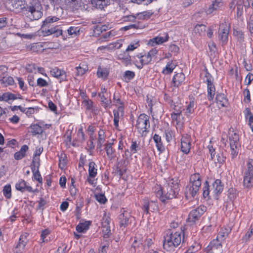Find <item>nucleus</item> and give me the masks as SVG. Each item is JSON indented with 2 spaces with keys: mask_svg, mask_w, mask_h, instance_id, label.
Listing matches in <instances>:
<instances>
[{
  "mask_svg": "<svg viewBox=\"0 0 253 253\" xmlns=\"http://www.w3.org/2000/svg\"><path fill=\"white\" fill-rule=\"evenodd\" d=\"M11 3L13 10L17 12L25 11L28 14L30 13L29 16L31 19L38 20L42 15L41 6L37 0L29 4H26L24 0H14Z\"/></svg>",
  "mask_w": 253,
  "mask_h": 253,
  "instance_id": "f257e3e1",
  "label": "nucleus"
},
{
  "mask_svg": "<svg viewBox=\"0 0 253 253\" xmlns=\"http://www.w3.org/2000/svg\"><path fill=\"white\" fill-rule=\"evenodd\" d=\"M179 191V183L177 180L171 179L163 188L155 192L157 197L163 203L166 204L169 200L176 197Z\"/></svg>",
  "mask_w": 253,
  "mask_h": 253,
  "instance_id": "f03ea898",
  "label": "nucleus"
},
{
  "mask_svg": "<svg viewBox=\"0 0 253 253\" xmlns=\"http://www.w3.org/2000/svg\"><path fill=\"white\" fill-rule=\"evenodd\" d=\"M59 18L56 16H49L47 17L42 22L41 30L43 36L54 34L56 37L60 36H64L63 30L59 25L54 26L53 23L58 21Z\"/></svg>",
  "mask_w": 253,
  "mask_h": 253,
  "instance_id": "7ed1b4c3",
  "label": "nucleus"
},
{
  "mask_svg": "<svg viewBox=\"0 0 253 253\" xmlns=\"http://www.w3.org/2000/svg\"><path fill=\"white\" fill-rule=\"evenodd\" d=\"M201 181V175L199 173H194L190 176L189 182L185 190V195L187 199L194 198L198 195Z\"/></svg>",
  "mask_w": 253,
  "mask_h": 253,
  "instance_id": "20e7f679",
  "label": "nucleus"
},
{
  "mask_svg": "<svg viewBox=\"0 0 253 253\" xmlns=\"http://www.w3.org/2000/svg\"><path fill=\"white\" fill-rule=\"evenodd\" d=\"M182 230L180 231H176L173 233L171 230H168L167 234L164 236V248L169 250L171 247H177L182 241Z\"/></svg>",
  "mask_w": 253,
  "mask_h": 253,
  "instance_id": "39448f33",
  "label": "nucleus"
},
{
  "mask_svg": "<svg viewBox=\"0 0 253 253\" xmlns=\"http://www.w3.org/2000/svg\"><path fill=\"white\" fill-rule=\"evenodd\" d=\"M228 138L231 150V155L232 159H234L238 154L239 144V136L237 132H235L233 128L229 129Z\"/></svg>",
  "mask_w": 253,
  "mask_h": 253,
  "instance_id": "423d86ee",
  "label": "nucleus"
},
{
  "mask_svg": "<svg viewBox=\"0 0 253 253\" xmlns=\"http://www.w3.org/2000/svg\"><path fill=\"white\" fill-rule=\"evenodd\" d=\"M207 207L204 205H201L192 210L189 213L187 222L191 225L196 223L199 220L202 215L207 211Z\"/></svg>",
  "mask_w": 253,
  "mask_h": 253,
  "instance_id": "0eeeda50",
  "label": "nucleus"
},
{
  "mask_svg": "<svg viewBox=\"0 0 253 253\" xmlns=\"http://www.w3.org/2000/svg\"><path fill=\"white\" fill-rule=\"evenodd\" d=\"M149 118L148 115L141 114L137 119L135 126L138 131L142 135L144 132H148V129L150 128Z\"/></svg>",
  "mask_w": 253,
  "mask_h": 253,
  "instance_id": "6e6552de",
  "label": "nucleus"
},
{
  "mask_svg": "<svg viewBox=\"0 0 253 253\" xmlns=\"http://www.w3.org/2000/svg\"><path fill=\"white\" fill-rule=\"evenodd\" d=\"M151 61L152 59L148 53H140L132 56V63L139 69H141L144 65L149 64Z\"/></svg>",
  "mask_w": 253,
  "mask_h": 253,
  "instance_id": "1a4fd4ad",
  "label": "nucleus"
},
{
  "mask_svg": "<svg viewBox=\"0 0 253 253\" xmlns=\"http://www.w3.org/2000/svg\"><path fill=\"white\" fill-rule=\"evenodd\" d=\"M134 217L132 216L130 213L122 208L118 215L119 224L120 228L123 230L131 223Z\"/></svg>",
  "mask_w": 253,
  "mask_h": 253,
  "instance_id": "9d476101",
  "label": "nucleus"
},
{
  "mask_svg": "<svg viewBox=\"0 0 253 253\" xmlns=\"http://www.w3.org/2000/svg\"><path fill=\"white\" fill-rule=\"evenodd\" d=\"M229 29L230 26L226 22L222 23L219 25L218 38L219 40L222 42V44H226L228 42Z\"/></svg>",
  "mask_w": 253,
  "mask_h": 253,
  "instance_id": "9b49d317",
  "label": "nucleus"
},
{
  "mask_svg": "<svg viewBox=\"0 0 253 253\" xmlns=\"http://www.w3.org/2000/svg\"><path fill=\"white\" fill-rule=\"evenodd\" d=\"M191 137L188 134L182 135L181 138V151L185 154H189L191 145Z\"/></svg>",
  "mask_w": 253,
  "mask_h": 253,
  "instance_id": "f8f14e48",
  "label": "nucleus"
},
{
  "mask_svg": "<svg viewBox=\"0 0 253 253\" xmlns=\"http://www.w3.org/2000/svg\"><path fill=\"white\" fill-rule=\"evenodd\" d=\"M224 188V184L220 179H216L212 183L211 187V194L216 199H218V197L223 191Z\"/></svg>",
  "mask_w": 253,
  "mask_h": 253,
  "instance_id": "ddd939ff",
  "label": "nucleus"
},
{
  "mask_svg": "<svg viewBox=\"0 0 253 253\" xmlns=\"http://www.w3.org/2000/svg\"><path fill=\"white\" fill-rule=\"evenodd\" d=\"M88 176L87 178L86 181L92 185H95L96 183H94V180L92 179L94 178L97 174V169L96 168V164L91 161L88 165Z\"/></svg>",
  "mask_w": 253,
  "mask_h": 253,
  "instance_id": "4468645a",
  "label": "nucleus"
},
{
  "mask_svg": "<svg viewBox=\"0 0 253 253\" xmlns=\"http://www.w3.org/2000/svg\"><path fill=\"white\" fill-rule=\"evenodd\" d=\"M27 236L25 233L20 236L18 242L13 250L14 253H22L23 252L28 242Z\"/></svg>",
  "mask_w": 253,
  "mask_h": 253,
  "instance_id": "2eb2a0df",
  "label": "nucleus"
},
{
  "mask_svg": "<svg viewBox=\"0 0 253 253\" xmlns=\"http://www.w3.org/2000/svg\"><path fill=\"white\" fill-rule=\"evenodd\" d=\"M142 209L144 212L148 214L149 213V211L152 212L158 211V206L157 202L155 201H149L147 199H145L143 201Z\"/></svg>",
  "mask_w": 253,
  "mask_h": 253,
  "instance_id": "dca6fc26",
  "label": "nucleus"
},
{
  "mask_svg": "<svg viewBox=\"0 0 253 253\" xmlns=\"http://www.w3.org/2000/svg\"><path fill=\"white\" fill-rule=\"evenodd\" d=\"M121 0H90L92 6L100 9H103L109 5L111 1L119 3Z\"/></svg>",
  "mask_w": 253,
  "mask_h": 253,
  "instance_id": "f3484780",
  "label": "nucleus"
},
{
  "mask_svg": "<svg viewBox=\"0 0 253 253\" xmlns=\"http://www.w3.org/2000/svg\"><path fill=\"white\" fill-rule=\"evenodd\" d=\"M169 37L168 34H166L165 37L157 36L149 40L148 44L152 46L156 45H159L163 43L168 41Z\"/></svg>",
  "mask_w": 253,
  "mask_h": 253,
  "instance_id": "a211bd4d",
  "label": "nucleus"
},
{
  "mask_svg": "<svg viewBox=\"0 0 253 253\" xmlns=\"http://www.w3.org/2000/svg\"><path fill=\"white\" fill-rule=\"evenodd\" d=\"M51 75L54 77L60 80V82L66 80V74L62 70L55 67L50 71Z\"/></svg>",
  "mask_w": 253,
  "mask_h": 253,
  "instance_id": "6ab92c4d",
  "label": "nucleus"
},
{
  "mask_svg": "<svg viewBox=\"0 0 253 253\" xmlns=\"http://www.w3.org/2000/svg\"><path fill=\"white\" fill-rule=\"evenodd\" d=\"M16 189L22 192L26 191L32 192H34L32 187L31 186L28 185L27 182L23 179H21L19 180L18 182L15 184Z\"/></svg>",
  "mask_w": 253,
  "mask_h": 253,
  "instance_id": "aec40b11",
  "label": "nucleus"
},
{
  "mask_svg": "<svg viewBox=\"0 0 253 253\" xmlns=\"http://www.w3.org/2000/svg\"><path fill=\"white\" fill-rule=\"evenodd\" d=\"M221 241L217 238L215 239H213L206 248V251H208L211 253H214L215 250L221 248Z\"/></svg>",
  "mask_w": 253,
  "mask_h": 253,
  "instance_id": "412c9836",
  "label": "nucleus"
},
{
  "mask_svg": "<svg viewBox=\"0 0 253 253\" xmlns=\"http://www.w3.org/2000/svg\"><path fill=\"white\" fill-rule=\"evenodd\" d=\"M185 79V75L183 73H176L173 76L171 83L174 87H178L182 84Z\"/></svg>",
  "mask_w": 253,
  "mask_h": 253,
  "instance_id": "4be33fe9",
  "label": "nucleus"
},
{
  "mask_svg": "<svg viewBox=\"0 0 253 253\" xmlns=\"http://www.w3.org/2000/svg\"><path fill=\"white\" fill-rule=\"evenodd\" d=\"M120 113L122 116L124 115V110L123 106H119L117 110H113L114 115V125L117 129L119 127V122L120 120Z\"/></svg>",
  "mask_w": 253,
  "mask_h": 253,
  "instance_id": "5701e85b",
  "label": "nucleus"
},
{
  "mask_svg": "<svg viewBox=\"0 0 253 253\" xmlns=\"http://www.w3.org/2000/svg\"><path fill=\"white\" fill-rule=\"evenodd\" d=\"M128 51H124L123 53L118 55V59L122 61L126 65H131L132 61V56H130L127 52Z\"/></svg>",
  "mask_w": 253,
  "mask_h": 253,
  "instance_id": "b1692460",
  "label": "nucleus"
},
{
  "mask_svg": "<svg viewBox=\"0 0 253 253\" xmlns=\"http://www.w3.org/2000/svg\"><path fill=\"white\" fill-rule=\"evenodd\" d=\"M113 143L108 142L105 144L104 148L108 159L111 160L114 159L115 157V149L113 148Z\"/></svg>",
  "mask_w": 253,
  "mask_h": 253,
  "instance_id": "393cba45",
  "label": "nucleus"
},
{
  "mask_svg": "<svg viewBox=\"0 0 253 253\" xmlns=\"http://www.w3.org/2000/svg\"><path fill=\"white\" fill-rule=\"evenodd\" d=\"M29 149V147L27 145H23L20 148V150L14 155V158L16 160L22 159L26 156V153Z\"/></svg>",
  "mask_w": 253,
  "mask_h": 253,
  "instance_id": "a878e982",
  "label": "nucleus"
},
{
  "mask_svg": "<svg viewBox=\"0 0 253 253\" xmlns=\"http://www.w3.org/2000/svg\"><path fill=\"white\" fill-rule=\"evenodd\" d=\"M216 102L222 107L226 106L228 104V99L222 93H217L215 97Z\"/></svg>",
  "mask_w": 253,
  "mask_h": 253,
  "instance_id": "bb28decb",
  "label": "nucleus"
},
{
  "mask_svg": "<svg viewBox=\"0 0 253 253\" xmlns=\"http://www.w3.org/2000/svg\"><path fill=\"white\" fill-rule=\"evenodd\" d=\"M153 138L156 143V146L158 151L161 153L164 152L165 150V148L163 144L161 136L157 134H155Z\"/></svg>",
  "mask_w": 253,
  "mask_h": 253,
  "instance_id": "cd10ccee",
  "label": "nucleus"
},
{
  "mask_svg": "<svg viewBox=\"0 0 253 253\" xmlns=\"http://www.w3.org/2000/svg\"><path fill=\"white\" fill-rule=\"evenodd\" d=\"M231 228L229 226L222 228L218 233L217 238L220 239V241H224L231 232Z\"/></svg>",
  "mask_w": 253,
  "mask_h": 253,
  "instance_id": "c85d7f7f",
  "label": "nucleus"
},
{
  "mask_svg": "<svg viewBox=\"0 0 253 253\" xmlns=\"http://www.w3.org/2000/svg\"><path fill=\"white\" fill-rule=\"evenodd\" d=\"M207 97L209 101H212L215 93V87L213 83L207 84Z\"/></svg>",
  "mask_w": 253,
  "mask_h": 253,
  "instance_id": "c756f323",
  "label": "nucleus"
},
{
  "mask_svg": "<svg viewBox=\"0 0 253 253\" xmlns=\"http://www.w3.org/2000/svg\"><path fill=\"white\" fill-rule=\"evenodd\" d=\"M245 118L248 121V124L250 126L252 130L253 131V115L249 108H246L244 111Z\"/></svg>",
  "mask_w": 253,
  "mask_h": 253,
  "instance_id": "7c9ffc66",
  "label": "nucleus"
},
{
  "mask_svg": "<svg viewBox=\"0 0 253 253\" xmlns=\"http://www.w3.org/2000/svg\"><path fill=\"white\" fill-rule=\"evenodd\" d=\"M203 195L205 198L210 199L212 195L211 194V188L209 185L208 181H206L204 183L203 187Z\"/></svg>",
  "mask_w": 253,
  "mask_h": 253,
  "instance_id": "2f4dec72",
  "label": "nucleus"
},
{
  "mask_svg": "<svg viewBox=\"0 0 253 253\" xmlns=\"http://www.w3.org/2000/svg\"><path fill=\"white\" fill-rule=\"evenodd\" d=\"M176 64L172 60L167 63L166 67L163 69L162 73L165 75L170 74L172 72Z\"/></svg>",
  "mask_w": 253,
  "mask_h": 253,
  "instance_id": "473e14b6",
  "label": "nucleus"
},
{
  "mask_svg": "<svg viewBox=\"0 0 253 253\" xmlns=\"http://www.w3.org/2000/svg\"><path fill=\"white\" fill-rule=\"evenodd\" d=\"M91 222L86 221L84 223H80L76 226V230L78 232L84 233L89 228Z\"/></svg>",
  "mask_w": 253,
  "mask_h": 253,
  "instance_id": "72a5a7b5",
  "label": "nucleus"
},
{
  "mask_svg": "<svg viewBox=\"0 0 253 253\" xmlns=\"http://www.w3.org/2000/svg\"><path fill=\"white\" fill-rule=\"evenodd\" d=\"M81 28L80 27L71 26L67 30L69 36L75 37L80 35Z\"/></svg>",
  "mask_w": 253,
  "mask_h": 253,
  "instance_id": "f704fd0d",
  "label": "nucleus"
},
{
  "mask_svg": "<svg viewBox=\"0 0 253 253\" xmlns=\"http://www.w3.org/2000/svg\"><path fill=\"white\" fill-rule=\"evenodd\" d=\"M98 95L100 98L101 104L102 106L105 109L110 107L112 103V100L110 99H108L105 95L102 94H98Z\"/></svg>",
  "mask_w": 253,
  "mask_h": 253,
  "instance_id": "c9c22d12",
  "label": "nucleus"
},
{
  "mask_svg": "<svg viewBox=\"0 0 253 253\" xmlns=\"http://www.w3.org/2000/svg\"><path fill=\"white\" fill-rule=\"evenodd\" d=\"M82 104L86 110L95 111V107L93 106V103L91 100L84 99L82 102Z\"/></svg>",
  "mask_w": 253,
  "mask_h": 253,
  "instance_id": "e433bc0d",
  "label": "nucleus"
},
{
  "mask_svg": "<svg viewBox=\"0 0 253 253\" xmlns=\"http://www.w3.org/2000/svg\"><path fill=\"white\" fill-rule=\"evenodd\" d=\"M227 196L230 200L233 202L238 196V191L235 188H230L227 191Z\"/></svg>",
  "mask_w": 253,
  "mask_h": 253,
  "instance_id": "4c0bfd02",
  "label": "nucleus"
},
{
  "mask_svg": "<svg viewBox=\"0 0 253 253\" xmlns=\"http://www.w3.org/2000/svg\"><path fill=\"white\" fill-rule=\"evenodd\" d=\"M223 1L222 0H214L211 5L209 7V11L212 12L213 10H216L223 6Z\"/></svg>",
  "mask_w": 253,
  "mask_h": 253,
  "instance_id": "58836bf2",
  "label": "nucleus"
},
{
  "mask_svg": "<svg viewBox=\"0 0 253 253\" xmlns=\"http://www.w3.org/2000/svg\"><path fill=\"white\" fill-rule=\"evenodd\" d=\"M31 129V133L33 135L41 134L42 133L43 129L38 124H32L30 126Z\"/></svg>",
  "mask_w": 253,
  "mask_h": 253,
  "instance_id": "ea45409f",
  "label": "nucleus"
},
{
  "mask_svg": "<svg viewBox=\"0 0 253 253\" xmlns=\"http://www.w3.org/2000/svg\"><path fill=\"white\" fill-rule=\"evenodd\" d=\"M118 44V42H113L111 43L106 46H101L98 47V50H102L104 49H107V50H110L115 49L116 48L119 49L120 48L122 44H119L118 46L117 47V44Z\"/></svg>",
  "mask_w": 253,
  "mask_h": 253,
  "instance_id": "a19ab883",
  "label": "nucleus"
},
{
  "mask_svg": "<svg viewBox=\"0 0 253 253\" xmlns=\"http://www.w3.org/2000/svg\"><path fill=\"white\" fill-rule=\"evenodd\" d=\"M253 175H244L243 180L244 186L247 188H251L253 185Z\"/></svg>",
  "mask_w": 253,
  "mask_h": 253,
  "instance_id": "79ce46f5",
  "label": "nucleus"
},
{
  "mask_svg": "<svg viewBox=\"0 0 253 253\" xmlns=\"http://www.w3.org/2000/svg\"><path fill=\"white\" fill-rule=\"evenodd\" d=\"M76 69L77 72L75 75L76 76H82L87 71L88 67L86 65L82 64V66H81V64H80L79 66L76 67Z\"/></svg>",
  "mask_w": 253,
  "mask_h": 253,
  "instance_id": "37998d69",
  "label": "nucleus"
},
{
  "mask_svg": "<svg viewBox=\"0 0 253 253\" xmlns=\"http://www.w3.org/2000/svg\"><path fill=\"white\" fill-rule=\"evenodd\" d=\"M130 149L133 154L137 153L138 150H140V142H137L136 140L132 139L131 142Z\"/></svg>",
  "mask_w": 253,
  "mask_h": 253,
  "instance_id": "c03bdc74",
  "label": "nucleus"
},
{
  "mask_svg": "<svg viewBox=\"0 0 253 253\" xmlns=\"http://www.w3.org/2000/svg\"><path fill=\"white\" fill-rule=\"evenodd\" d=\"M1 83L4 84L5 86L13 85L14 83V81L12 77L7 76L3 77L0 80Z\"/></svg>",
  "mask_w": 253,
  "mask_h": 253,
  "instance_id": "a18cd8bd",
  "label": "nucleus"
},
{
  "mask_svg": "<svg viewBox=\"0 0 253 253\" xmlns=\"http://www.w3.org/2000/svg\"><path fill=\"white\" fill-rule=\"evenodd\" d=\"M134 77L135 73L129 70L126 71L123 75V78L126 83L129 82L130 80L133 79Z\"/></svg>",
  "mask_w": 253,
  "mask_h": 253,
  "instance_id": "49530a36",
  "label": "nucleus"
},
{
  "mask_svg": "<svg viewBox=\"0 0 253 253\" xmlns=\"http://www.w3.org/2000/svg\"><path fill=\"white\" fill-rule=\"evenodd\" d=\"M3 194L7 199H10L11 197V188L10 184H7L3 187Z\"/></svg>",
  "mask_w": 253,
  "mask_h": 253,
  "instance_id": "de8ad7c7",
  "label": "nucleus"
},
{
  "mask_svg": "<svg viewBox=\"0 0 253 253\" xmlns=\"http://www.w3.org/2000/svg\"><path fill=\"white\" fill-rule=\"evenodd\" d=\"M145 27V26L141 23L140 22H137L136 23H134L133 24H130L128 26H126L123 28V29L125 30H128L131 28H134L136 29H142Z\"/></svg>",
  "mask_w": 253,
  "mask_h": 253,
  "instance_id": "09e8293b",
  "label": "nucleus"
},
{
  "mask_svg": "<svg viewBox=\"0 0 253 253\" xmlns=\"http://www.w3.org/2000/svg\"><path fill=\"white\" fill-rule=\"evenodd\" d=\"M195 103L194 101H190L189 104L187 106L186 109V115L189 116L190 115L192 114L194 111Z\"/></svg>",
  "mask_w": 253,
  "mask_h": 253,
  "instance_id": "8fccbe9b",
  "label": "nucleus"
},
{
  "mask_svg": "<svg viewBox=\"0 0 253 253\" xmlns=\"http://www.w3.org/2000/svg\"><path fill=\"white\" fill-rule=\"evenodd\" d=\"M253 161H249L247 164V169L245 172V175H253Z\"/></svg>",
  "mask_w": 253,
  "mask_h": 253,
  "instance_id": "3c124183",
  "label": "nucleus"
},
{
  "mask_svg": "<svg viewBox=\"0 0 253 253\" xmlns=\"http://www.w3.org/2000/svg\"><path fill=\"white\" fill-rule=\"evenodd\" d=\"M37 203H38V206L36 208V210L38 211L40 210H42L43 211L44 209V207L47 204L46 201L43 198L41 197L40 198V200L37 201Z\"/></svg>",
  "mask_w": 253,
  "mask_h": 253,
  "instance_id": "603ef678",
  "label": "nucleus"
},
{
  "mask_svg": "<svg viewBox=\"0 0 253 253\" xmlns=\"http://www.w3.org/2000/svg\"><path fill=\"white\" fill-rule=\"evenodd\" d=\"M132 154H133V153L132 152H131L130 149H129V150H128V149H126L125 151L124 154L123 155V158H124L125 159L122 160L120 162L122 164H124L125 163L126 161L127 160L129 159V158L131 157Z\"/></svg>",
  "mask_w": 253,
  "mask_h": 253,
  "instance_id": "864d4df0",
  "label": "nucleus"
},
{
  "mask_svg": "<svg viewBox=\"0 0 253 253\" xmlns=\"http://www.w3.org/2000/svg\"><path fill=\"white\" fill-rule=\"evenodd\" d=\"M205 71L206 72L205 75V78L206 79L204 80V82L207 83V84L213 83V78L212 76L209 73L207 68L205 69Z\"/></svg>",
  "mask_w": 253,
  "mask_h": 253,
  "instance_id": "5fc2aeb1",
  "label": "nucleus"
},
{
  "mask_svg": "<svg viewBox=\"0 0 253 253\" xmlns=\"http://www.w3.org/2000/svg\"><path fill=\"white\" fill-rule=\"evenodd\" d=\"M195 31L201 35L206 30V26L204 24H197L195 27Z\"/></svg>",
  "mask_w": 253,
  "mask_h": 253,
  "instance_id": "6e6d98bb",
  "label": "nucleus"
},
{
  "mask_svg": "<svg viewBox=\"0 0 253 253\" xmlns=\"http://www.w3.org/2000/svg\"><path fill=\"white\" fill-rule=\"evenodd\" d=\"M102 233L104 237L108 238L111 235V229L110 226H102Z\"/></svg>",
  "mask_w": 253,
  "mask_h": 253,
  "instance_id": "4d7b16f0",
  "label": "nucleus"
},
{
  "mask_svg": "<svg viewBox=\"0 0 253 253\" xmlns=\"http://www.w3.org/2000/svg\"><path fill=\"white\" fill-rule=\"evenodd\" d=\"M95 199L100 204H104L107 201V199L103 194H98L95 195Z\"/></svg>",
  "mask_w": 253,
  "mask_h": 253,
  "instance_id": "13d9d810",
  "label": "nucleus"
},
{
  "mask_svg": "<svg viewBox=\"0 0 253 253\" xmlns=\"http://www.w3.org/2000/svg\"><path fill=\"white\" fill-rule=\"evenodd\" d=\"M50 230L48 229H45L42 232L41 237L42 240V243L47 242V240L45 239V238L50 234Z\"/></svg>",
  "mask_w": 253,
  "mask_h": 253,
  "instance_id": "bf43d9fd",
  "label": "nucleus"
},
{
  "mask_svg": "<svg viewBox=\"0 0 253 253\" xmlns=\"http://www.w3.org/2000/svg\"><path fill=\"white\" fill-rule=\"evenodd\" d=\"M32 172L33 173V176L35 180L38 181L39 183H42V177L40 174L39 170L37 169L36 170H35V171H32Z\"/></svg>",
  "mask_w": 253,
  "mask_h": 253,
  "instance_id": "052dcab7",
  "label": "nucleus"
},
{
  "mask_svg": "<svg viewBox=\"0 0 253 253\" xmlns=\"http://www.w3.org/2000/svg\"><path fill=\"white\" fill-rule=\"evenodd\" d=\"M37 85L40 87H46L48 86V84L46 80L40 78L37 80Z\"/></svg>",
  "mask_w": 253,
  "mask_h": 253,
  "instance_id": "680f3d73",
  "label": "nucleus"
},
{
  "mask_svg": "<svg viewBox=\"0 0 253 253\" xmlns=\"http://www.w3.org/2000/svg\"><path fill=\"white\" fill-rule=\"evenodd\" d=\"M166 139L168 142H170L172 139L173 132L169 129L165 130V132Z\"/></svg>",
  "mask_w": 253,
  "mask_h": 253,
  "instance_id": "e2e57ef3",
  "label": "nucleus"
},
{
  "mask_svg": "<svg viewBox=\"0 0 253 253\" xmlns=\"http://www.w3.org/2000/svg\"><path fill=\"white\" fill-rule=\"evenodd\" d=\"M98 135L97 141L104 142L105 140V135L104 130L100 129L98 132Z\"/></svg>",
  "mask_w": 253,
  "mask_h": 253,
  "instance_id": "0e129e2a",
  "label": "nucleus"
},
{
  "mask_svg": "<svg viewBox=\"0 0 253 253\" xmlns=\"http://www.w3.org/2000/svg\"><path fill=\"white\" fill-rule=\"evenodd\" d=\"M84 135L83 127H81L78 130L77 136L81 142H83L85 140Z\"/></svg>",
  "mask_w": 253,
  "mask_h": 253,
  "instance_id": "69168bd1",
  "label": "nucleus"
},
{
  "mask_svg": "<svg viewBox=\"0 0 253 253\" xmlns=\"http://www.w3.org/2000/svg\"><path fill=\"white\" fill-rule=\"evenodd\" d=\"M169 51L176 55L179 51V47L175 44H171L169 46Z\"/></svg>",
  "mask_w": 253,
  "mask_h": 253,
  "instance_id": "338daca9",
  "label": "nucleus"
},
{
  "mask_svg": "<svg viewBox=\"0 0 253 253\" xmlns=\"http://www.w3.org/2000/svg\"><path fill=\"white\" fill-rule=\"evenodd\" d=\"M248 27L251 33L253 36V15H251L249 21L248 23Z\"/></svg>",
  "mask_w": 253,
  "mask_h": 253,
  "instance_id": "774afa93",
  "label": "nucleus"
}]
</instances>
